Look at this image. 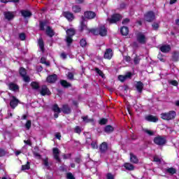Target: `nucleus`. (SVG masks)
<instances>
[{"label":"nucleus","mask_w":179,"mask_h":179,"mask_svg":"<svg viewBox=\"0 0 179 179\" xmlns=\"http://www.w3.org/2000/svg\"><path fill=\"white\" fill-rule=\"evenodd\" d=\"M120 33H122V36H127L128 33H129V29L127 27H123L120 29Z\"/></svg>","instance_id":"26"},{"label":"nucleus","mask_w":179,"mask_h":179,"mask_svg":"<svg viewBox=\"0 0 179 179\" xmlns=\"http://www.w3.org/2000/svg\"><path fill=\"white\" fill-rule=\"evenodd\" d=\"M61 57L62 58V59H66V54L62 53L61 54Z\"/></svg>","instance_id":"63"},{"label":"nucleus","mask_w":179,"mask_h":179,"mask_svg":"<svg viewBox=\"0 0 179 179\" xmlns=\"http://www.w3.org/2000/svg\"><path fill=\"white\" fill-rule=\"evenodd\" d=\"M43 164L46 167H48V158H46V159H43Z\"/></svg>","instance_id":"58"},{"label":"nucleus","mask_w":179,"mask_h":179,"mask_svg":"<svg viewBox=\"0 0 179 179\" xmlns=\"http://www.w3.org/2000/svg\"><path fill=\"white\" fill-rule=\"evenodd\" d=\"M31 86L36 90H37V89H38V87H39L38 83H37L36 82L31 83Z\"/></svg>","instance_id":"41"},{"label":"nucleus","mask_w":179,"mask_h":179,"mask_svg":"<svg viewBox=\"0 0 179 179\" xmlns=\"http://www.w3.org/2000/svg\"><path fill=\"white\" fill-rule=\"evenodd\" d=\"M136 88L139 93H142V90H143V83L141 81L137 82L136 83Z\"/></svg>","instance_id":"18"},{"label":"nucleus","mask_w":179,"mask_h":179,"mask_svg":"<svg viewBox=\"0 0 179 179\" xmlns=\"http://www.w3.org/2000/svg\"><path fill=\"white\" fill-rule=\"evenodd\" d=\"M154 143H156V145H159V146H162L166 144V138L160 136H158L154 138Z\"/></svg>","instance_id":"5"},{"label":"nucleus","mask_w":179,"mask_h":179,"mask_svg":"<svg viewBox=\"0 0 179 179\" xmlns=\"http://www.w3.org/2000/svg\"><path fill=\"white\" fill-rule=\"evenodd\" d=\"M166 171L169 174H176V173L177 172V171L174 168H169L166 169Z\"/></svg>","instance_id":"36"},{"label":"nucleus","mask_w":179,"mask_h":179,"mask_svg":"<svg viewBox=\"0 0 179 179\" xmlns=\"http://www.w3.org/2000/svg\"><path fill=\"white\" fill-rule=\"evenodd\" d=\"M87 26H86V21H85V18L83 17V22H80V30H87Z\"/></svg>","instance_id":"31"},{"label":"nucleus","mask_w":179,"mask_h":179,"mask_svg":"<svg viewBox=\"0 0 179 179\" xmlns=\"http://www.w3.org/2000/svg\"><path fill=\"white\" fill-rule=\"evenodd\" d=\"M144 132H145V134H148V135H150V136H152V135H155V131L149 130L148 129H144Z\"/></svg>","instance_id":"40"},{"label":"nucleus","mask_w":179,"mask_h":179,"mask_svg":"<svg viewBox=\"0 0 179 179\" xmlns=\"http://www.w3.org/2000/svg\"><path fill=\"white\" fill-rule=\"evenodd\" d=\"M121 17L120 14H115L113 15L110 18H108L107 20L109 23H117V22L121 20Z\"/></svg>","instance_id":"6"},{"label":"nucleus","mask_w":179,"mask_h":179,"mask_svg":"<svg viewBox=\"0 0 179 179\" xmlns=\"http://www.w3.org/2000/svg\"><path fill=\"white\" fill-rule=\"evenodd\" d=\"M29 169H30V165L29 164V162H27V164L25 165H22V170H29Z\"/></svg>","instance_id":"45"},{"label":"nucleus","mask_w":179,"mask_h":179,"mask_svg":"<svg viewBox=\"0 0 179 179\" xmlns=\"http://www.w3.org/2000/svg\"><path fill=\"white\" fill-rule=\"evenodd\" d=\"M20 74L21 75V76H22L23 80H24L25 82H30V78L26 76V69H24V68H20Z\"/></svg>","instance_id":"10"},{"label":"nucleus","mask_w":179,"mask_h":179,"mask_svg":"<svg viewBox=\"0 0 179 179\" xmlns=\"http://www.w3.org/2000/svg\"><path fill=\"white\" fill-rule=\"evenodd\" d=\"M155 13L152 11H149L145 15V20L147 22H152V20H155Z\"/></svg>","instance_id":"8"},{"label":"nucleus","mask_w":179,"mask_h":179,"mask_svg":"<svg viewBox=\"0 0 179 179\" xmlns=\"http://www.w3.org/2000/svg\"><path fill=\"white\" fill-rule=\"evenodd\" d=\"M106 178L107 179H114V176L111 173H108L106 175Z\"/></svg>","instance_id":"56"},{"label":"nucleus","mask_w":179,"mask_h":179,"mask_svg":"<svg viewBox=\"0 0 179 179\" xmlns=\"http://www.w3.org/2000/svg\"><path fill=\"white\" fill-rule=\"evenodd\" d=\"M63 16H64L66 19L70 21H72L74 19L73 14L71 12H68V11L64 12Z\"/></svg>","instance_id":"12"},{"label":"nucleus","mask_w":179,"mask_h":179,"mask_svg":"<svg viewBox=\"0 0 179 179\" xmlns=\"http://www.w3.org/2000/svg\"><path fill=\"white\" fill-rule=\"evenodd\" d=\"M55 137L57 138V139H61V134L60 133H57L55 134Z\"/></svg>","instance_id":"64"},{"label":"nucleus","mask_w":179,"mask_h":179,"mask_svg":"<svg viewBox=\"0 0 179 179\" xmlns=\"http://www.w3.org/2000/svg\"><path fill=\"white\" fill-rule=\"evenodd\" d=\"M73 36H75V29L71 28L66 30V41L68 45L72 44V41H73L72 37H73Z\"/></svg>","instance_id":"3"},{"label":"nucleus","mask_w":179,"mask_h":179,"mask_svg":"<svg viewBox=\"0 0 179 179\" xmlns=\"http://www.w3.org/2000/svg\"><path fill=\"white\" fill-rule=\"evenodd\" d=\"M20 38L22 41H24L26 39V35L24 34H20Z\"/></svg>","instance_id":"53"},{"label":"nucleus","mask_w":179,"mask_h":179,"mask_svg":"<svg viewBox=\"0 0 179 179\" xmlns=\"http://www.w3.org/2000/svg\"><path fill=\"white\" fill-rule=\"evenodd\" d=\"M71 9L74 13H80V12H82V8L78 5L73 6Z\"/></svg>","instance_id":"20"},{"label":"nucleus","mask_w":179,"mask_h":179,"mask_svg":"<svg viewBox=\"0 0 179 179\" xmlns=\"http://www.w3.org/2000/svg\"><path fill=\"white\" fill-rule=\"evenodd\" d=\"M60 83L64 87H69V86H71V84L66 82V80H62Z\"/></svg>","instance_id":"37"},{"label":"nucleus","mask_w":179,"mask_h":179,"mask_svg":"<svg viewBox=\"0 0 179 179\" xmlns=\"http://www.w3.org/2000/svg\"><path fill=\"white\" fill-rule=\"evenodd\" d=\"M169 83L170 85H172V86H177L178 85V83L176 80H169Z\"/></svg>","instance_id":"44"},{"label":"nucleus","mask_w":179,"mask_h":179,"mask_svg":"<svg viewBox=\"0 0 179 179\" xmlns=\"http://www.w3.org/2000/svg\"><path fill=\"white\" fill-rule=\"evenodd\" d=\"M62 111L64 113V114H69V113H71V108H69L68 105H64Z\"/></svg>","instance_id":"30"},{"label":"nucleus","mask_w":179,"mask_h":179,"mask_svg":"<svg viewBox=\"0 0 179 179\" xmlns=\"http://www.w3.org/2000/svg\"><path fill=\"white\" fill-rule=\"evenodd\" d=\"M41 64H45V65H47L48 66L50 65V63L45 62V58H44V57H42L41 59Z\"/></svg>","instance_id":"49"},{"label":"nucleus","mask_w":179,"mask_h":179,"mask_svg":"<svg viewBox=\"0 0 179 179\" xmlns=\"http://www.w3.org/2000/svg\"><path fill=\"white\" fill-rule=\"evenodd\" d=\"M6 155V151L2 149H0V157L5 156Z\"/></svg>","instance_id":"50"},{"label":"nucleus","mask_w":179,"mask_h":179,"mask_svg":"<svg viewBox=\"0 0 179 179\" xmlns=\"http://www.w3.org/2000/svg\"><path fill=\"white\" fill-rule=\"evenodd\" d=\"M67 76H68V78L70 79L71 80L73 79V74L72 73H69Z\"/></svg>","instance_id":"59"},{"label":"nucleus","mask_w":179,"mask_h":179,"mask_svg":"<svg viewBox=\"0 0 179 179\" xmlns=\"http://www.w3.org/2000/svg\"><path fill=\"white\" fill-rule=\"evenodd\" d=\"M132 76V73H127L124 76H119L118 79L120 80V82H124V80H127V79H129Z\"/></svg>","instance_id":"15"},{"label":"nucleus","mask_w":179,"mask_h":179,"mask_svg":"<svg viewBox=\"0 0 179 179\" xmlns=\"http://www.w3.org/2000/svg\"><path fill=\"white\" fill-rule=\"evenodd\" d=\"M99 124L101 125H105V124H107V119H101L100 121H99Z\"/></svg>","instance_id":"48"},{"label":"nucleus","mask_w":179,"mask_h":179,"mask_svg":"<svg viewBox=\"0 0 179 179\" xmlns=\"http://www.w3.org/2000/svg\"><path fill=\"white\" fill-rule=\"evenodd\" d=\"M127 23H129V19L126 18L122 21V24H127Z\"/></svg>","instance_id":"61"},{"label":"nucleus","mask_w":179,"mask_h":179,"mask_svg":"<svg viewBox=\"0 0 179 179\" xmlns=\"http://www.w3.org/2000/svg\"><path fill=\"white\" fill-rule=\"evenodd\" d=\"M158 59L161 60L162 62H164L166 61V59H164V57H162V54L158 55Z\"/></svg>","instance_id":"57"},{"label":"nucleus","mask_w":179,"mask_h":179,"mask_svg":"<svg viewBox=\"0 0 179 179\" xmlns=\"http://www.w3.org/2000/svg\"><path fill=\"white\" fill-rule=\"evenodd\" d=\"M152 28L154 30H157V29H159V23H154L152 24Z\"/></svg>","instance_id":"55"},{"label":"nucleus","mask_w":179,"mask_h":179,"mask_svg":"<svg viewBox=\"0 0 179 179\" xmlns=\"http://www.w3.org/2000/svg\"><path fill=\"white\" fill-rule=\"evenodd\" d=\"M75 132H76V134H80V132H82V129H80V127H79L78 126H77L75 128Z\"/></svg>","instance_id":"52"},{"label":"nucleus","mask_w":179,"mask_h":179,"mask_svg":"<svg viewBox=\"0 0 179 179\" xmlns=\"http://www.w3.org/2000/svg\"><path fill=\"white\" fill-rule=\"evenodd\" d=\"M8 87L10 90H13V92H16V90H19V86L15 83H10L8 85Z\"/></svg>","instance_id":"24"},{"label":"nucleus","mask_w":179,"mask_h":179,"mask_svg":"<svg viewBox=\"0 0 179 179\" xmlns=\"http://www.w3.org/2000/svg\"><path fill=\"white\" fill-rule=\"evenodd\" d=\"M45 26H47L45 22H40V29H41V30H45L44 27H45Z\"/></svg>","instance_id":"46"},{"label":"nucleus","mask_w":179,"mask_h":179,"mask_svg":"<svg viewBox=\"0 0 179 179\" xmlns=\"http://www.w3.org/2000/svg\"><path fill=\"white\" fill-rule=\"evenodd\" d=\"M154 162H156L157 163H162V158L155 156L154 157Z\"/></svg>","instance_id":"47"},{"label":"nucleus","mask_w":179,"mask_h":179,"mask_svg":"<svg viewBox=\"0 0 179 179\" xmlns=\"http://www.w3.org/2000/svg\"><path fill=\"white\" fill-rule=\"evenodd\" d=\"M161 118L165 121H170V120H174L176 118V111L171 110L168 113H164L161 114Z\"/></svg>","instance_id":"2"},{"label":"nucleus","mask_w":179,"mask_h":179,"mask_svg":"<svg viewBox=\"0 0 179 179\" xmlns=\"http://www.w3.org/2000/svg\"><path fill=\"white\" fill-rule=\"evenodd\" d=\"M4 15L6 19H7L8 20H11V19H13V17H15V13L6 12L4 13Z\"/></svg>","instance_id":"22"},{"label":"nucleus","mask_w":179,"mask_h":179,"mask_svg":"<svg viewBox=\"0 0 179 179\" xmlns=\"http://www.w3.org/2000/svg\"><path fill=\"white\" fill-rule=\"evenodd\" d=\"M21 15L24 17H30V16H31V13L29 10H22Z\"/></svg>","instance_id":"29"},{"label":"nucleus","mask_w":179,"mask_h":179,"mask_svg":"<svg viewBox=\"0 0 179 179\" xmlns=\"http://www.w3.org/2000/svg\"><path fill=\"white\" fill-rule=\"evenodd\" d=\"M136 38L138 43H140V44H145L148 40L146 36H145V34L143 33L137 34Z\"/></svg>","instance_id":"4"},{"label":"nucleus","mask_w":179,"mask_h":179,"mask_svg":"<svg viewBox=\"0 0 179 179\" xmlns=\"http://www.w3.org/2000/svg\"><path fill=\"white\" fill-rule=\"evenodd\" d=\"M46 34H48L49 37H52V36H54L55 33L51 27H46Z\"/></svg>","instance_id":"27"},{"label":"nucleus","mask_w":179,"mask_h":179,"mask_svg":"<svg viewBox=\"0 0 179 179\" xmlns=\"http://www.w3.org/2000/svg\"><path fill=\"white\" fill-rule=\"evenodd\" d=\"M179 52H175L173 55V61H178Z\"/></svg>","instance_id":"39"},{"label":"nucleus","mask_w":179,"mask_h":179,"mask_svg":"<svg viewBox=\"0 0 179 179\" xmlns=\"http://www.w3.org/2000/svg\"><path fill=\"white\" fill-rule=\"evenodd\" d=\"M52 110L54 111V113H56L54 115L55 118H58V114H59V113H61V109L59 108V107H58L57 104H55L52 106Z\"/></svg>","instance_id":"14"},{"label":"nucleus","mask_w":179,"mask_h":179,"mask_svg":"<svg viewBox=\"0 0 179 179\" xmlns=\"http://www.w3.org/2000/svg\"><path fill=\"white\" fill-rule=\"evenodd\" d=\"M104 58L106 59H111L113 58V50L106 49L104 53Z\"/></svg>","instance_id":"11"},{"label":"nucleus","mask_w":179,"mask_h":179,"mask_svg":"<svg viewBox=\"0 0 179 179\" xmlns=\"http://www.w3.org/2000/svg\"><path fill=\"white\" fill-rule=\"evenodd\" d=\"M124 59L127 62H129V61H131V57H124Z\"/></svg>","instance_id":"62"},{"label":"nucleus","mask_w":179,"mask_h":179,"mask_svg":"<svg viewBox=\"0 0 179 179\" xmlns=\"http://www.w3.org/2000/svg\"><path fill=\"white\" fill-rule=\"evenodd\" d=\"M139 61H141V59H139V57H136L134 58V64H139Z\"/></svg>","instance_id":"60"},{"label":"nucleus","mask_w":179,"mask_h":179,"mask_svg":"<svg viewBox=\"0 0 179 179\" xmlns=\"http://www.w3.org/2000/svg\"><path fill=\"white\" fill-rule=\"evenodd\" d=\"M124 166L126 170H129V171H132L135 169L134 165H132V164H130V163H125L124 164Z\"/></svg>","instance_id":"28"},{"label":"nucleus","mask_w":179,"mask_h":179,"mask_svg":"<svg viewBox=\"0 0 179 179\" xmlns=\"http://www.w3.org/2000/svg\"><path fill=\"white\" fill-rule=\"evenodd\" d=\"M20 0H1V3H8L13 2V3H18Z\"/></svg>","instance_id":"33"},{"label":"nucleus","mask_w":179,"mask_h":179,"mask_svg":"<svg viewBox=\"0 0 179 179\" xmlns=\"http://www.w3.org/2000/svg\"><path fill=\"white\" fill-rule=\"evenodd\" d=\"M40 93L41 96H50V94H51V92H50V90H48L45 85H43L41 87L40 89Z\"/></svg>","instance_id":"7"},{"label":"nucleus","mask_w":179,"mask_h":179,"mask_svg":"<svg viewBox=\"0 0 179 179\" xmlns=\"http://www.w3.org/2000/svg\"><path fill=\"white\" fill-rule=\"evenodd\" d=\"M57 79V75L54 74V75H51V76H49L46 80L47 82H48V83H54Z\"/></svg>","instance_id":"16"},{"label":"nucleus","mask_w":179,"mask_h":179,"mask_svg":"<svg viewBox=\"0 0 179 179\" xmlns=\"http://www.w3.org/2000/svg\"><path fill=\"white\" fill-rule=\"evenodd\" d=\"M160 50L162 52H169V51L171 50V48L169 45H164L161 46Z\"/></svg>","instance_id":"21"},{"label":"nucleus","mask_w":179,"mask_h":179,"mask_svg":"<svg viewBox=\"0 0 179 179\" xmlns=\"http://www.w3.org/2000/svg\"><path fill=\"white\" fill-rule=\"evenodd\" d=\"M130 161H131V163L136 164V163H138L139 162V159H138V157H136L135 155L131 153L130 154Z\"/></svg>","instance_id":"25"},{"label":"nucleus","mask_w":179,"mask_h":179,"mask_svg":"<svg viewBox=\"0 0 179 179\" xmlns=\"http://www.w3.org/2000/svg\"><path fill=\"white\" fill-rule=\"evenodd\" d=\"M17 104H19V99L13 96H11L10 101V107H11V108H16V107H17Z\"/></svg>","instance_id":"9"},{"label":"nucleus","mask_w":179,"mask_h":179,"mask_svg":"<svg viewBox=\"0 0 179 179\" xmlns=\"http://www.w3.org/2000/svg\"><path fill=\"white\" fill-rule=\"evenodd\" d=\"M113 131H114V127L110 125H108L105 127V132H107V134H110V132H113Z\"/></svg>","instance_id":"32"},{"label":"nucleus","mask_w":179,"mask_h":179,"mask_svg":"<svg viewBox=\"0 0 179 179\" xmlns=\"http://www.w3.org/2000/svg\"><path fill=\"white\" fill-rule=\"evenodd\" d=\"M145 120L147 121H150V122H157L159 119H157V117L153 116V115H148L145 117Z\"/></svg>","instance_id":"19"},{"label":"nucleus","mask_w":179,"mask_h":179,"mask_svg":"<svg viewBox=\"0 0 179 179\" xmlns=\"http://www.w3.org/2000/svg\"><path fill=\"white\" fill-rule=\"evenodd\" d=\"M25 127H26L27 129H30V128L31 127V121L27 120V123L25 124Z\"/></svg>","instance_id":"43"},{"label":"nucleus","mask_w":179,"mask_h":179,"mask_svg":"<svg viewBox=\"0 0 179 179\" xmlns=\"http://www.w3.org/2000/svg\"><path fill=\"white\" fill-rule=\"evenodd\" d=\"M53 155L55 160L59 162V150L57 148H53Z\"/></svg>","instance_id":"17"},{"label":"nucleus","mask_w":179,"mask_h":179,"mask_svg":"<svg viewBox=\"0 0 179 179\" xmlns=\"http://www.w3.org/2000/svg\"><path fill=\"white\" fill-rule=\"evenodd\" d=\"M80 45L81 47L85 48L87 45V42L86 41V39L83 38L80 41Z\"/></svg>","instance_id":"35"},{"label":"nucleus","mask_w":179,"mask_h":179,"mask_svg":"<svg viewBox=\"0 0 179 179\" xmlns=\"http://www.w3.org/2000/svg\"><path fill=\"white\" fill-rule=\"evenodd\" d=\"M95 71H96V73H98V75H99V76H101V78H104V73H103V71H101L99 69H95Z\"/></svg>","instance_id":"42"},{"label":"nucleus","mask_w":179,"mask_h":179,"mask_svg":"<svg viewBox=\"0 0 179 179\" xmlns=\"http://www.w3.org/2000/svg\"><path fill=\"white\" fill-rule=\"evenodd\" d=\"M85 17L87 19H94L96 17V13L93 11H87L85 13Z\"/></svg>","instance_id":"13"},{"label":"nucleus","mask_w":179,"mask_h":179,"mask_svg":"<svg viewBox=\"0 0 179 179\" xmlns=\"http://www.w3.org/2000/svg\"><path fill=\"white\" fill-rule=\"evenodd\" d=\"M67 179H75V177H73V175L71 173H69L66 175Z\"/></svg>","instance_id":"51"},{"label":"nucleus","mask_w":179,"mask_h":179,"mask_svg":"<svg viewBox=\"0 0 179 179\" xmlns=\"http://www.w3.org/2000/svg\"><path fill=\"white\" fill-rule=\"evenodd\" d=\"M90 33H92V34H94V36H101V37H104L105 36H107V28H106V26L101 25L97 29H91L90 30Z\"/></svg>","instance_id":"1"},{"label":"nucleus","mask_w":179,"mask_h":179,"mask_svg":"<svg viewBox=\"0 0 179 179\" xmlns=\"http://www.w3.org/2000/svg\"><path fill=\"white\" fill-rule=\"evenodd\" d=\"M82 119L84 122H93V119H88L87 116H83L82 117Z\"/></svg>","instance_id":"38"},{"label":"nucleus","mask_w":179,"mask_h":179,"mask_svg":"<svg viewBox=\"0 0 179 179\" xmlns=\"http://www.w3.org/2000/svg\"><path fill=\"white\" fill-rule=\"evenodd\" d=\"M34 156L36 159H41V155L38 152H34Z\"/></svg>","instance_id":"54"},{"label":"nucleus","mask_w":179,"mask_h":179,"mask_svg":"<svg viewBox=\"0 0 179 179\" xmlns=\"http://www.w3.org/2000/svg\"><path fill=\"white\" fill-rule=\"evenodd\" d=\"M108 149V146H107V143H103L101 146H100V150L101 152H106V150H107Z\"/></svg>","instance_id":"34"},{"label":"nucleus","mask_w":179,"mask_h":179,"mask_svg":"<svg viewBox=\"0 0 179 179\" xmlns=\"http://www.w3.org/2000/svg\"><path fill=\"white\" fill-rule=\"evenodd\" d=\"M38 45L41 51L44 52V41H43V38H41L38 40Z\"/></svg>","instance_id":"23"}]
</instances>
